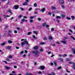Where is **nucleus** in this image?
Segmentation results:
<instances>
[{
    "mask_svg": "<svg viewBox=\"0 0 75 75\" xmlns=\"http://www.w3.org/2000/svg\"><path fill=\"white\" fill-rule=\"evenodd\" d=\"M32 52L33 53V54H39L40 53L37 50H35V51H33Z\"/></svg>",
    "mask_w": 75,
    "mask_h": 75,
    "instance_id": "obj_3",
    "label": "nucleus"
},
{
    "mask_svg": "<svg viewBox=\"0 0 75 75\" xmlns=\"http://www.w3.org/2000/svg\"><path fill=\"white\" fill-rule=\"evenodd\" d=\"M67 38H67V37H64V39H63V40H64L61 41V42L63 43L64 44H67V42H66V40H65L67 39Z\"/></svg>",
    "mask_w": 75,
    "mask_h": 75,
    "instance_id": "obj_2",
    "label": "nucleus"
},
{
    "mask_svg": "<svg viewBox=\"0 0 75 75\" xmlns=\"http://www.w3.org/2000/svg\"><path fill=\"white\" fill-rule=\"evenodd\" d=\"M38 46H35L34 47V50H37V49H38Z\"/></svg>",
    "mask_w": 75,
    "mask_h": 75,
    "instance_id": "obj_21",
    "label": "nucleus"
},
{
    "mask_svg": "<svg viewBox=\"0 0 75 75\" xmlns=\"http://www.w3.org/2000/svg\"><path fill=\"white\" fill-rule=\"evenodd\" d=\"M69 31H70V32H71V33H72V31L71 30V29H69Z\"/></svg>",
    "mask_w": 75,
    "mask_h": 75,
    "instance_id": "obj_64",
    "label": "nucleus"
},
{
    "mask_svg": "<svg viewBox=\"0 0 75 75\" xmlns=\"http://www.w3.org/2000/svg\"><path fill=\"white\" fill-rule=\"evenodd\" d=\"M61 7L63 9H64V8H65V6H64L62 5Z\"/></svg>",
    "mask_w": 75,
    "mask_h": 75,
    "instance_id": "obj_36",
    "label": "nucleus"
},
{
    "mask_svg": "<svg viewBox=\"0 0 75 75\" xmlns=\"http://www.w3.org/2000/svg\"><path fill=\"white\" fill-rule=\"evenodd\" d=\"M12 56H11V55H9V58L10 59H11L12 58Z\"/></svg>",
    "mask_w": 75,
    "mask_h": 75,
    "instance_id": "obj_42",
    "label": "nucleus"
},
{
    "mask_svg": "<svg viewBox=\"0 0 75 75\" xmlns=\"http://www.w3.org/2000/svg\"><path fill=\"white\" fill-rule=\"evenodd\" d=\"M33 33L34 34H37V32L36 31H33Z\"/></svg>",
    "mask_w": 75,
    "mask_h": 75,
    "instance_id": "obj_28",
    "label": "nucleus"
},
{
    "mask_svg": "<svg viewBox=\"0 0 75 75\" xmlns=\"http://www.w3.org/2000/svg\"><path fill=\"white\" fill-rule=\"evenodd\" d=\"M32 33L31 32H29L27 34V35H30V34H32Z\"/></svg>",
    "mask_w": 75,
    "mask_h": 75,
    "instance_id": "obj_24",
    "label": "nucleus"
},
{
    "mask_svg": "<svg viewBox=\"0 0 75 75\" xmlns=\"http://www.w3.org/2000/svg\"><path fill=\"white\" fill-rule=\"evenodd\" d=\"M21 21H22L23 22H24V21H25V19H22L21 20Z\"/></svg>",
    "mask_w": 75,
    "mask_h": 75,
    "instance_id": "obj_58",
    "label": "nucleus"
},
{
    "mask_svg": "<svg viewBox=\"0 0 75 75\" xmlns=\"http://www.w3.org/2000/svg\"><path fill=\"white\" fill-rule=\"evenodd\" d=\"M3 62H4L6 64H7V62L6 61H3Z\"/></svg>",
    "mask_w": 75,
    "mask_h": 75,
    "instance_id": "obj_54",
    "label": "nucleus"
},
{
    "mask_svg": "<svg viewBox=\"0 0 75 75\" xmlns=\"http://www.w3.org/2000/svg\"><path fill=\"white\" fill-rule=\"evenodd\" d=\"M41 18H38V21H41Z\"/></svg>",
    "mask_w": 75,
    "mask_h": 75,
    "instance_id": "obj_43",
    "label": "nucleus"
},
{
    "mask_svg": "<svg viewBox=\"0 0 75 75\" xmlns=\"http://www.w3.org/2000/svg\"><path fill=\"white\" fill-rule=\"evenodd\" d=\"M35 57H39V54H36L35 55Z\"/></svg>",
    "mask_w": 75,
    "mask_h": 75,
    "instance_id": "obj_46",
    "label": "nucleus"
},
{
    "mask_svg": "<svg viewBox=\"0 0 75 75\" xmlns=\"http://www.w3.org/2000/svg\"><path fill=\"white\" fill-rule=\"evenodd\" d=\"M33 18H34L33 16H31L30 17V19H33Z\"/></svg>",
    "mask_w": 75,
    "mask_h": 75,
    "instance_id": "obj_61",
    "label": "nucleus"
},
{
    "mask_svg": "<svg viewBox=\"0 0 75 75\" xmlns=\"http://www.w3.org/2000/svg\"><path fill=\"white\" fill-rule=\"evenodd\" d=\"M34 6L35 7H37V3H35L34 4Z\"/></svg>",
    "mask_w": 75,
    "mask_h": 75,
    "instance_id": "obj_23",
    "label": "nucleus"
},
{
    "mask_svg": "<svg viewBox=\"0 0 75 75\" xmlns=\"http://www.w3.org/2000/svg\"><path fill=\"white\" fill-rule=\"evenodd\" d=\"M66 61H70L69 59L68 58H66Z\"/></svg>",
    "mask_w": 75,
    "mask_h": 75,
    "instance_id": "obj_37",
    "label": "nucleus"
},
{
    "mask_svg": "<svg viewBox=\"0 0 75 75\" xmlns=\"http://www.w3.org/2000/svg\"><path fill=\"white\" fill-rule=\"evenodd\" d=\"M32 36L33 37V38L34 39H37V37H36L34 35H33Z\"/></svg>",
    "mask_w": 75,
    "mask_h": 75,
    "instance_id": "obj_22",
    "label": "nucleus"
},
{
    "mask_svg": "<svg viewBox=\"0 0 75 75\" xmlns=\"http://www.w3.org/2000/svg\"><path fill=\"white\" fill-rule=\"evenodd\" d=\"M24 53V52L23 51H22L20 52L21 54H23Z\"/></svg>",
    "mask_w": 75,
    "mask_h": 75,
    "instance_id": "obj_51",
    "label": "nucleus"
},
{
    "mask_svg": "<svg viewBox=\"0 0 75 75\" xmlns=\"http://www.w3.org/2000/svg\"><path fill=\"white\" fill-rule=\"evenodd\" d=\"M8 13H10L11 15H13V13H12L11 11V10L9 9V10L8 11Z\"/></svg>",
    "mask_w": 75,
    "mask_h": 75,
    "instance_id": "obj_7",
    "label": "nucleus"
},
{
    "mask_svg": "<svg viewBox=\"0 0 75 75\" xmlns=\"http://www.w3.org/2000/svg\"><path fill=\"white\" fill-rule=\"evenodd\" d=\"M48 15H50V16H51L52 13L51 12H49L48 13Z\"/></svg>",
    "mask_w": 75,
    "mask_h": 75,
    "instance_id": "obj_44",
    "label": "nucleus"
},
{
    "mask_svg": "<svg viewBox=\"0 0 75 75\" xmlns=\"http://www.w3.org/2000/svg\"><path fill=\"white\" fill-rule=\"evenodd\" d=\"M61 68H62V67H59L57 68V69L58 70L59 69H61Z\"/></svg>",
    "mask_w": 75,
    "mask_h": 75,
    "instance_id": "obj_25",
    "label": "nucleus"
},
{
    "mask_svg": "<svg viewBox=\"0 0 75 75\" xmlns=\"http://www.w3.org/2000/svg\"><path fill=\"white\" fill-rule=\"evenodd\" d=\"M20 9H21V11H23V10H24V8H21V7L20 8Z\"/></svg>",
    "mask_w": 75,
    "mask_h": 75,
    "instance_id": "obj_41",
    "label": "nucleus"
},
{
    "mask_svg": "<svg viewBox=\"0 0 75 75\" xmlns=\"http://www.w3.org/2000/svg\"><path fill=\"white\" fill-rule=\"evenodd\" d=\"M16 29H17V30H20V28L19 27H17Z\"/></svg>",
    "mask_w": 75,
    "mask_h": 75,
    "instance_id": "obj_53",
    "label": "nucleus"
},
{
    "mask_svg": "<svg viewBox=\"0 0 75 75\" xmlns=\"http://www.w3.org/2000/svg\"><path fill=\"white\" fill-rule=\"evenodd\" d=\"M46 25V23H44L42 24V27H45V26Z\"/></svg>",
    "mask_w": 75,
    "mask_h": 75,
    "instance_id": "obj_19",
    "label": "nucleus"
},
{
    "mask_svg": "<svg viewBox=\"0 0 75 75\" xmlns=\"http://www.w3.org/2000/svg\"><path fill=\"white\" fill-rule=\"evenodd\" d=\"M45 8H43L41 10V11H42V13H44V11H45Z\"/></svg>",
    "mask_w": 75,
    "mask_h": 75,
    "instance_id": "obj_9",
    "label": "nucleus"
},
{
    "mask_svg": "<svg viewBox=\"0 0 75 75\" xmlns=\"http://www.w3.org/2000/svg\"><path fill=\"white\" fill-rule=\"evenodd\" d=\"M59 3L60 4H64V0H59Z\"/></svg>",
    "mask_w": 75,
    "mask_h": 75,
    "instance_id": "obj_4",
    "label": "nucleus"
},
{
    "mask_svg": "<svg viewBox=\"0 0 75 75\" xmlns=\"http://www.w3.org/2000/svg\"><path fill=\"white\" fill-rule=\"evenodd\" d=\"M40 45H44L45 44V42H41L40 43Z\"/></svg>",
    "mask_w": 75,
    "mask_h": 75,
    "instance_id": "obj_32",
    "label": "nucleus"
},
{
    "mask_svg": "<svg viewBox=\"0 0 75 75\" xmlns=\"http://www.w3.org/2000/svg\"><path fill=\"white\" fill-rule=\"evenodd\" d=\"M66 71L67 72H68V73L70 72V71H68V70H67V69H66Z\"/></svg>",
    "mask_w": 75,
    "mask_h": 75,
    "instance_id": "obj_59",
    "label": "nucleus"
},
{
    "mask_svg": "<svg viewBox=\"0 0 75 75\" xmlns=\"http://www.w3.org/2000/svg\"><path fill=\"white\" fill-rule=\"evenodd\" d=\"M71 18L72 20H75V16H71Z\"/></svg>",
    "mask_w": 75,
    "mask_h": 75,
    "instance_id": "obj_14",
    "label": "nucleus"
},
{
    "mask_svg": "<svg viewBox=\"0 0 75 75\" xmlns=\"http://www.w3.org/2000/svg\"><path fill=\"white\" fill-rule=\"evenodd\" d=\"M71 38H72L74 40H75V38L73 37V36H71Z\"/></svg>",
    "mask_w": 75,
    "mask_h": 75,
    "instance_id": "obj_40",
    "label": "nucleus"
},
{
    "mask_svg": "<svg viewBox=\"0 0 75 75\" xmlns=\"http://www.w3.org/2000/svg\"><path fill=\"white\" fill-rule=\"evenodd\" d=\"M6 42H4L3 43L1 44V45L2 46H4V45H6Z\"/></svg>",
    "mask_w": 75,
    "mask_h": 75,
    "instance_id": "obj_13",
    "label": "nucleus"
},
{
    "mask_svg": "<svg viewBox=\"0 0 75 75\" xmlns=\"http://www.w3.org/2000/svg\"><path fill=\"white\" fill-rule=\"evenodd\" d=\"M56 21L57 23H59V21H60L58 19H57Z\"/></svg>",
    "mask_w": 75,
    "mask_h": 75,
    "instance_id": "obj_30",
    "label": "nucleus"
},
{
    "mask_svg": "<svg viewBox=\"0 0 75 75\" xmlns=\"http://www.w3.org/2000/svg\"><path fill=\"white\" fill-rule=\"evenodd\" d=\"M12 31L11 30H8V33H9V34L10 33H12Z\"/></svg>",
    "mask_w": 75,
    "mask_h": 75,
    "instance_id": "obj_33",
    "label": "nucleus"
},
{
    "mask_svg": "<svg viewBox=\"0 0 75 75\" xmlns=\"http://www.w3.org/2000/svg\"><path fill=\"white\" fill-rule=\"evenodd\" d=\"M8 5H11V3H10V1L8 2Z\"/></svg>",
    "mask_w": 75,
    "mask_h": 75,
    "instance_id": "obj_47",
    "label": "nucleus"
},
{
    "mask_svg": "<svg viewBox=\"0 0 75 75\" xmlns=\"http://www.w3.org/2000/svg\"><path fill=\"white\" fill-rule=\"evenodd\" d=\"M8 43H9V44H11V43H12L13 42H12V41H10V40H8Z\"/></svg>",
    "mask_w": 75,
    "mask_h": 75,
    "instance_id": "obj_27",
    "label": "nucleus"
},
{
    "mask_svg": "<svg viewBox=\"0 0 75 75\" xmlns=\"http://www.w3.org/2000/svg\"><path fill=\"white\" fill-rule=\"evenodd\" d=\"M38 10H40L39 8H37L35 10V11H37Z\"/></svg>",
    "mask_w": 75,
    "mask_h": 75,
    "instance_id": "obj_34",
    "label": "nucleus"
},
{
    "mask_svg": "<svg viewBox=\"0 0 75 75\" xmlns=\"http://www.w3.org/2000/svg\"><path fill=\"white\" fill-rule=\"evenodd\" d=\"M14 33H17V30H14Z\"/></svg>",
    "mask_w": 75,
    "mask_h": 75,
    "instance_id": "obj_60",
    "label": "nucleus"
},
{
    "mask_svg": "<svg viewBox=\"0 0 75 75\" xmlns=\"http://www.w3.org/2000/svg\"><path fill=\"white\" fill-rule=\"evenodd\" d=\"M67 20H71V19L70 17H67Z\"/></svg>",
    "mask_w": 75,
    "mask_h": 75,
    "instance_id": "obj_45",
    "label": "nucleus"
},
{
    "mask_svg": "<svg viewBox=\"0 0 75 75\" xmlns=\"http://www.w3.org/2000/svg\"><path fill=\"white\" fill-rule=\"evenodd\" d=\"M10 16H8V15H4V18H6V17H10Z\"/></svg>",
    "mask_w": 75,
    "mask_h": 75,
    "instance_id": "obj_17",
    "label": "nucleus"
},
{
    "mask_svg": "<svg viewBox=\"0 0 75 75\" xmlns=\"http://www.w3.org/2000/svg\"><path fill=\"white\" fill-rule=\"evenodd\" d=\"M31 10H32V8H30L29 9V11H31Z\"/></svg>",
    "mask_w": 75,
    "mask_h": 75,
    "instance_id": "obj_56",
    "label": "nucleus"
},
{
    "mask_svg": "<svg viewBox=\"0 0 75 75\" xmlns=\"http://www.w3.org/2000/svg\"><path fill=\"white\" fill-rule=\"evenodd\" d=\"M44 40H47V38L45 37H44Z\"/></svg>",
    "mask_w": 75,
    "mask_h": 75,
    "instance_id": "obj_55",
    "label": "nucleus"
},
{
    "mask_svg": "<svg viewBox=\"0 0 75 75\" xmlns=\"http://www.w3.org/2000/svg\"><path fill=\"white\" fill-rule=\"evenodd\" d=\"M23 6H27L28 5V4L27 3V2H25L23 4Z\"/></svg>",
    "mask_w": 75,
    "mask_h": 75,
    "instance_id": "obj_11",
    "label": "nucleus"
},
{
    "mask_svg": "<svg viewBox=\"0 0 75 75\" xmlns=\"http://www.w3.org/2000/svg\"><path fill=\"white\" fill-rule=\"evenodd\" d=\"M8 36L10 37H11V34H10L9 33H8Z\"/></svg>",
    "mask_w": 75,
    "mask_h": 75,
    "instance_id": "obj_57",
    "label": "nucleus"
},
{
    "mask_svg": "<svg viewBox=\"0 0 75 75\" xmlns=\"http://www.w3.org/2000/svg\"><path fill=\"white\" fill-rule=\"evenodd\" d=\"M51 31H54V28H52L51 29Z\"/></svg>",
    "mask_w": 75,
    "mask_h": 75,
    "instance_id": "obj_48",
    "label": "nucleus"
},
{
    "mask_svg": "<svg viewBox=\"0 0 75 75\" xmlns=\"http://www.w3.org/2000/svg\"><path fill=\"white\" fill-rule=\"evenodd\" d=\"M62 57L64 58L65 57H67V54H64L63 55Z\"/></svg>",
    "mask_w": 75,
    "mask_h": 75,
    "instance_id": "obj_16",
    "label": "nucleus"
},
{
    "mask_svg": "<svg viewBox=\"0 0 75 75\" xmlns=\"http://www.w3.org/2000/svg\"><path fill=\"white\" fill-rule=\"evenodd\" d=\"M29 22H30V23H32L33 22V21L32 20H30Z\"/></svg>",
    "mask_w": 75,
    "mask_h": 75,
    "instance_id": "obj_52",
    "label": "nucleus"
},
{
    "mask_svg": "<svg viewBox=\"0 0 75 75\" xmlns=\"http://www.w3.org/2000/svg\"><path fill=\"white\" fill-rule=\"evenodd\" d=\"M26 57V55L25 54H24L23 55V57Z\"/></svg>",
    "mask_w": 75,
    "mask_h": 75,
    "instance_id": "obj_63",
    "label": "nucleus"
},
{
    "mask_svg": "<svg viewBox=\"0 0 75 75\" xmlns=\"http://www.w3.org/2000/svg\"><path fill=\"white\" fill-rule=\"evenodd\" d=\"M59 59L61 62H63V61H64V59H63L62 58H59Z\"/></svg>",
    "mask_w": 75,
    "mask_h": 75,
    "instance_id": "obj_20",
    "label": "nucleus"
},
{
    "mask_svg": "<svg viewBox=\"0 0 75 75\" xmlns=\"http://www.w3.org/2000/svg\"><path fill=\"white\" fill-rule=\"evenodd\" d=\"M71 50L72 51H73V52L74 51H75V49L72 48L71 49Z\"/></svg>",
    "mask_w": 75,
    "mask_h": 75,
    "instance_id": "obj_39",
    "label": "nucleus"
},
{
    "mask_svg": "<svg viewBox=\"0 0 75 75\" xmlns=\"http://www.w3.org/2000/svg\"><path fill=\"white\" fill-rule=\"evenodd\" d=\"M23 16L22 15H20L19 16V17H18V18H21V17H22Z\"/></svg>",
    "mask_w": 75,
    "mask_h": 75,
    "instance_id": "obj_49",
    "label": "nucleus"
},
{
    "mask_svg": "<svg viewBox=\"0 0 75 75\" xmlns=\"http://www.w3.org/2000/svg\"><path fill=\"white\" fill-rule=\"evenodd\" d=\"M25 44L28 45V47L30 46V44L28 43L27 41L26 40H25L24 42H22L21 44V46L23 47V45H25Z\"/></svg>",
    "mask_w": 75,
    "mask_h": 75,
    "instance_id": "obj_1",
    "label": "nucleus"
},
{
    "mask_svg": "<svg viewBox=\"0 0 75 75\" xmlns=\"http://www.w3.org/2000/svg\"><path fill=\"white\" fill-rule=\"evenodd\" d=\"M45 66H42L40 67V69L42 70H44L45 69Z\"/></svg>",
    "mask_w": 75,
    "mask_h": 75,
    "instance_id": "obj_5",
    "label": "nucleus"
},
{
    "mask_svg": "<svg viewBox=\"0 0 75 75\" xmlns=\"http://www.w3.org/2000/svg\"><path fill=\"white\" fill-rule=\"evenodd\" d=\"M48 38L50 40H52V37L49 36L48 37Z\"/></svg>",
    "mask_w": 75,
    "mask_h": 75,
    "instance_id": "obj_8",
    "label": "nucleus"
},
{
    "mask_svg": "<svg viewBox=\"0 0 75 75\" xmlns=\"http://www.w3.org/2000/svg\"><path fill=\"white\" fill-rule=\"evenodd\" d=\"M61 18V17L60 16H57L56 17V19L58 20V19H60Z\"/></svg>",
    "mask_w": 75,
    "mask_h": 75,
    "instance_id": "obj_10",
    "label": "nucleus"
},
{
    "mask_svg": "<svg viewBox=\"0 0 75 75\" xmlns=\"http://www.w3.org/2000/svg\"><path fill=\"white\" fill-rule=\"evenodd\" d=\"M14 68H17V67L16 66H14Z\"/></svg>",
    "mask_w": 75,
    "mask_h": 75,
    "instance_id": "obj_62",
    "label": "nucleus"
},
{
    "mask_svg": "<svg viewBox=\"0 0 75 75\" xmlns=\"http://www.w3.org/2000/svg\"><path fill=\"white\" fill-rule=\"evenodd\" d=\"M18 8V6L15 5L14 6V9L15 10H17V9Z\"/></svg>",
    "mask_w": 75,
    "mask_h": 75,
    "instance_id": "obj_6",
    "label": "nucleus"
},
{
    "mask_svg": "<svg viewBox=\"0 0 75 75\" xmlns=\"http://www.w3.org/2000/svg\"><path fill=\"white\" fill-rule=\"evenodd\" d=\"M7 35V33H5L4 35V37H6Z\"/></svg>",
    "mask_w": 75,
    "mask_h": 75,
    "instance_id": "obj_38",
    "label": "nucleus"
},
{
    "mask_svg": "<svg viewBox=\"0 0 75 75\" xmlns=\"http://www.w3.org/2000/svg\"><path fill=\"white\" fill-rule=\"evenodd\" d=\"M51 9H52V10H55V9H56V8H55V7H54V6H52L51 7Z\"/></svg>",
    "mask_w": 75,
    "mask_h": 75,
    "instance_id": "obj_15",
    "label": "nucleus"
},
{
    "mask_svg": "<svg viewBox=\"0 0 75 75\" xmlns=\"http://www.w3.org/2000/svg\"><path fill=\"white\" fill-rule=\"evenodd\" d=\"M45 27L46 28H48L50 27V26L48 25H46Z\"/></svg>",
    "mask_w": 75,
    "mask_h": 75,
    "instance_id": "obj_26",
    "label": "nucleus"
},
{
    "mask_svg": "<svg viewBox=\"0 0 75 75\" xmlns=\"http://www.w3.org/2000/svg\"><path fill=\"white\" fill-rule=\"evenodd\" d=\"M40 52H42V51H43V49H41L40 50Z\"/></svg>",
    "mask_w": 75,
    "mask_h": 75,
    "instance_id": "obj_50",
    "label": "nucleus"
},
{
    "mask_svg": "<svg viewBox=\"0 0 75 75\" xmlns=\"http://www.w3.org/2000/svg\"><path fill=\"white\" fill-rule=\"evenodd\" d=\"M53 63H54V64L55 65V66H57V63L55 62H54Z\"/></svg>",
    "mask_w": 75,
    "mask_h": 75,
    "instance_id": "obj_29",
    "label": "nucleus"
},
{
    "mask_svg": "<svg viewBox=\"0 0 75 75\" xmlns=\"http://www.w3.org/2000/svg\"><path fill=\"white\" fill-rule=\"evenodd\" d=\"M6 48L7 50H10V49L11 48V47L10 46H8L6 47Z\"/></svg>",
    "mask_w": 75,
    "mask_h": 75,
    "instance_id": "obj_12",
    "label": "nucleus"
},
{
    "mask_svg": "<svg viewBox=\"0 0 75 75\" xmlns=\"http://www.w3.org/2000/svg\"><path fill=\"white\" fill-rule=\"evenodd\" d=\"M5 67L7 69H10V68L6 66Z\"/></svg>",
    "mask_w": 75,
    "mask_h": 75,
    "instance_id": "obj_35",
    "label": "nucleus"
},
{
    "mask_svg": "<svg viewBox=\"0 0 75 75\" xmlns=\"http://www.w3.org/2000/svg\"><path fill=\"white\" fill-rule=\"evenodd\" d=\"M73 67L75 70V64L73 65Z\"/></svg>",
    "mask_w": 75,
    "mask_h": 75,
    "instance_id": "obj_31",
    "label": "nucleus"
},
{
    "mask_svg": "<svg viewBox=\"0 0 75 75\" xmlns=\"http://www.w3.org/2000/svg\"><path fill=\"white\" fill-rule=\"evenodd\" d=\"M61 16L62 17H63V18H64V17H65V15L63 14H62L61 15Z\"/></svg>",
    "mask_w": 75,
    "mask_h": 75,
    "instance_id": "obj_18",
    "label": "nucleus"
}]
</instances>
